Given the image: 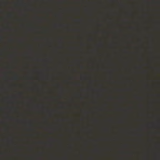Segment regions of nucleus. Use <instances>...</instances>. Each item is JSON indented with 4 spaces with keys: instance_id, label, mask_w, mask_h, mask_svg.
Instances as JSON below:
<instances>
[{
    "instance_id": "obj_1",
    "label": "nucleus",
    "mask_w": 160,
    "mask_h": 160,
    "mask_svg": "<svg viewBox=\"0 0 160 160\" xmlns=\"http://www.w3.org/2000/svg\"><path fill=\"white\" fill-rule=\"evenodd\" d=\"M13 78L14 80H16L18 79V78L17 76H15V77H14Z\"/></svg>"
},
{
    "instance_id": "obj_2",
    "label": "nucleus",
    "mask_w": 160,
    "mask_h": 160,
    "mask_svg": "<svg viewBox=\"0 0 160 160\" xmlns=\"http://www.w3.org/2000/svg\"><path fill=\"white\" fill-rule=\"evenodd\" d=\"M77 20L78 21H80V19H77Z\"/></svg>"
},
{
    "instance_id": "obj_3",
    "label": "nucleus",
    "mask_w": 160,
    "mask_h": 160,
    "mask_svg": "<svg viewBox=\"0 0 160 160\" xmlns=\"http://www.w3.org/2000/svg\"><path fill=\"white\" fill-rule=\"evenodd\" d=\"M0 38H1L0 37Z\"/></svg>"
}]
</instances>
